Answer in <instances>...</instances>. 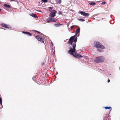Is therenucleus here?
<instances>
[{
  "label": "nucleus",
  "mask_w": 120,
  "mask_h": 120,
  "mask_svg": "<svg viewBox=\"0 0 120 120\" xmlns=\"http://www.w3.org/2000/svg\"><path fill=\"white\" fill-rule=\"evenodd\" d=\"M30 15L32 16V17H34L36 19H37L38 18V17L36 15V14L34 13H32L30 14Z\"/></svg>",
  "instance_id": "obj_9"
},
{
  "label": "nucleus",
  "mask_w": 120,
  "mask_h": 120,
  "mask_svg": "<svg viewBox=\"0 0 120 120\" xmlns=\"http://www.w3.org/2000/svg\"><path fill=\"white\" fill-rule=\"evenodd\" d=\"M110 82V80L108 79V82Z\"/></svg>",
  "instance_id": "obj_28"
},
{
  "label": "nucleus",
  "mask_w": 120,
  "mask_h": 120,
  "mask_svg": "<svg viewBox=\"0 0 120 120\" xmlns=\"http://www.w3.org/2000/svg\"><path fill=\"white\" fill-rule=\"evenodd\" d=\"M42 1L44 3H46L48 2L47 0H42Z\"/></svg>",
  "instance_id": "obj_21"
},
{
  "label": "nucleus",
  "mask_w": 120,
  "mask_h": 120,
  "mask_svg": "<svg viewBox=\"0 0 120 120\" xmlns=\"http://www.w3.org/2000/svg\"><path fill=\"white\" fill-rule=\"evenodd\" d=\"M61 25V24L59 23H55L54 24V26L56 27L59 26Z\"/></svg>",
  "instance_id": "obj_14"
},
{
  "label": "nucleus",
  "mask_w": 120,
  "mask_h": 120,
  "mask_svg": "<svg viewBox=\"0 0 120 120\" xmlns=\"http://www.w3.org/2000/svg\"><path fill=\"white\" fill-rule=\"evenodd\" d=\"M97 50L98 51H99V52H101L102 51V50L100 49H97Z\"/></svg>",
  "instance_id": "obj_20"
},
{
  "label": "nucleus",
  "mask_w": 120,
  "mask_h": 120,
  "mask_svg": "<svg viewBox=\"0 0 120 120\" xmlns=\"http://www.w3.org/2000/svg\"><path fill=\"white\" fill-rule=\"evenodd\" d=\"M2 99L1 98H0V103L1 104V105H2Z\"/></svg>",
  "instance_id": "obj_18"
},
{
  "label": "nucleus",
  "mask_w": 120,
  "mask_h": 120,
  "mask_svg": "<svg viewBox=\"0 0 120 120\" xmlns=\"http://www.w3.org/2000/svg\"><path fill=\"white\" fill-rule=\"evenodd\" d=\"M53 12H51L49 14V16L51 17H53L55 16V10H52Z\"/></svg>",
  "instance_id": "obj_8"
},
{
  "label": "nucleus",
  "mask_w": 120,
  "mask_h": 120,
  "mask_svg": "<svg viewBox=\"0 0 120 120\" xmlns=\"http://www.w3.org/2000/svg\"><path fill=\"white\" fill-rule=\"evenodd\" d=\"M52 8H53L52 7H49V11H50V12H51L52 11Z\"/></svg>",
  "instance_id": "obj_17"
},
{
  "label": "nucleus",
  "mask_w": 120,
  "mask_h": 120,
  "mask_svg": "<svg viewBox=\"0 0 120 120\" xmlns=\"http://www.w3.org/2000/svg\"><path fill=\"white\" fill-rule=\"evenodd\" d=\"M77 34L75 33L74 35L71 36L69 38V40L68 41V43L70 44L71 45H72L73 42L75 43H74L75 44L77 40V38L76 37V36Z\"/></svg>",
  "instance_id": "obj_2"
},
{
  "label": "nucleus",
  "mask_w": 120,
  "mask_h": 120,
  "mask_svg": "<svg viewBox=\"0 0 120 120\" xmlns=\"http://www.w3.org/2000/svg\"><path fill=\"white\" fill-rule=\"evenodd\" d=\"M105 1H104L103 2H102L101 3V4H102L104 5V4H105Z\"/></svg>",
  "instance_id": "obj_23"
},
{
  "label": "nucleus",
  "mask_w": 120,
  "mask_h": 120,
  "mask_svg": "<svg viewBox=\"0 0 120 120\" xmlns=\"http://www.w3.org/2000/svg\"><path fill=\"white\" fill-rule=\"evenodd\" d=\"M96 4V3L95 2H92L89 3V4L90 5L94 6Z\"/></svg>",
  "instance_id": "obj_12"
},
{
  "label": "nucleus",
  "mask_w": 120,
  "mask_h": 120,
  "mask_svg": "<svg viewBox=\"0 0 120 120\" xmlns=\"http://www.w3.org/2000/svg\"><path fill=\"white\" fill-rule=\"evenodd\" d=\"M1 25L3 27L6 28H9V27L8 26V25H7L5 24L4 23H1Z\"/></svg>",
  "instance_id": "obj_10"
},
{
  "label": "nucleus",
  "mask_w": 120,
  "mask_h": 120,
  "mask_svg": "<svg viewBox=\"0 0 120 120\" xmlns=\"http://www.w3.org/2000/svg\"><path fill=\"white\" fill-rule=\"evenodd\" d=\"M3 6L5 7H6L8 8H11V6L10 5L6 4H4L3 5Z\"/></svg>",
  "instance_id": "obj_11"
},
{
  "label": "nucleus",
  "mask_w": 120,
  "mask_h": 120,
  "mask_svg": "<svg viewBox=\"0 0 120 120\" xmlns=\"http://www.w3.org/2000/svg\"><path fill=\"white\" fill-rule=\"evenodd\" d=\"M46 21L48 23H49L51 22H56V20L54 18H51L49 17L47 19Z\"/></svg>",
  "instance_id": "obj_6"
},
{
  "label": "nucleus",
  "mask_w": 120,
  "mask_h": 120,
  "mask_svg": "<svg viewBox=\"0 0 120 120\" xmlns=\"http://www.w3.org/2000/svg\"><path fill=\"white\" fill-rule=\"evenodd\" d=\"M74 26V25H73V26H71V28H71V30H72V28H73V27Z\"/></svg>",
  "instance_id": "obj_26"
},
{
  "label": "nucleus",
  "mask_w": 120,
  "mask_h": 120,
  "mask_svg": "<svg viewBox=\"0 0 120 120\" xmlns=\"http://www.w3.org/2000/svg\"><path fill=\"white\" fill-rule=\"evenodd\" d=\"M1 8H0V11H1Z\"/></svg>",
  "instance_id": "obj_31"
},
{
  "label": "nucleus",
  "mask_w": 120,
  "mask_h": 120,
  "mask_svg": "<svg viewBox=\"0 0 120 120\" xmlns=\"http://www.w3.org/2000/svg\"><path fill=\"white\" fill-rule=\"evenodd\" d=\"M39 11V12H42L41 11V10H37V11Z\"/></svg>",
  "instance_id": "obj_27"
},
{
  "label": "nucleus",
  "mask_w": 120,
  "mask_h": 120,
  "mask_svg": "<svg viewBox=\"0 0 120 120\" xmlns=\"http://www.w3.org/2000/svg\"><path fill=\"white\" fill-rule=\"evenodd\" d=\"M28 32H25V31H22V32L23 33V34H27V33Z\"/></svg>",
  "instance_id": "obj_22"
},
{
  "label": "nucleus",
  "mask_w": 120,
  "mask_h": 120,
  "mask_svg": "<svg viewBox=\"0 0 120 120\" xmlns=\"http://www.w3.org/2000/svg\"><path fill=\"white\" fill-rule=\"evenodd\" d=\"M76 46L75 43H73L72 44L73 48L70 47V49L68 51L69 54L72 55L74 56L76 58H81L82 57L79 54H77L76 52L75 49Z\"/></svg>",
  "instance_id": "obj_1"
},
{
  "label": "nucleus",
  "mask_w": 120,
  "mask_h": 120,
  "mask_svg": "<svg viewBox=\"0 0 120 120\" xmlns=\"http://www.w3.org/2000/svg\"><path fill=\"white\" fill-rule=\"evenodd\" d=\"M80 28L79 27V28L76 29V33L77 34H78V33H79L80 32Z\"/></svg>",
  "instance_id": "obj_13"
},
{
  "label": "nucleus",
  "mask_w": 120,
  "mask_h": 120,
  "mask_svg": "<svg viewBox=\"0 0 120 120\" xmlns=\"http://www.w3.org/2000/svg\"><path fill=\"white\" fill-rule=\"evenodd\" d=\"M35 31L37 32H38V33H39V34L41 33V34H42L41 33H40V32L39 31H37V30H35Z\"/></svg>",
  "instance_id": "obj_25"
},
{
  "label": "nucleus",
  "mask_w": 120,
  "mask_h": 120,
  "mask_svg": "<svg viewBox=\"0 0 120 120\" xmlns=\"http://www.w3.org/2000/svg\"><path fill=\"white\" fill-rule=\"evenodd\" d=\"M35 37L39 41H40L41 43L42 42L44 43L43 39L42 38L41 36L39 35H38L35 36Z\"/></svg>",
  "instance_id": "obj_5"
},
{
  "label": "nucleus",
  "mask_w": 120,
  "mask_h": 120,
  "mask_svg": "<svg viewBox=\"0 0 120 120\" xmlns=\"http://www.w3.org/2000/svg\"><path fill=\"white\" fill-rule=\"evenodd\" d=\"M79 13L81 14L82 15L86 17H88L90 15V14H89L86 13L85 12L83 11H79Z\"/></svg>",
  "instance_id": "obj_7"
},
{
  "label": "nucleus",
  "mask_w": 120,
  "mask_h": 120,
  "mask_svg": "<svg viewBox=\"0 0 120 120\" xmlns=\"http://www.w3.org/2000/svg\"><path fill=\"white\" fill-rule=\"evenodd\" d=\"M61 1L60 0H58V3H61Z\"/></svg>",
  "instance_id": "obj_24"
},
{
  "label": "nucleus",
  "mask_w": 120,
  "mask_h": 120,
  "mask_svg": "<svg viewBox=\"0 0 120 120\" xmlns=\"http://www.w3.org/2000/svg\"><path fill=\"white\" fill-rule=\"evenodd\" d=\"M94 47L96 48H100L101 49H104L105 47L103 45H102L101 43L98 42H96L95 43V45H94Z\"/></svg>",
  "instance_id": "obj_4"
},
{
  "label": "nucleus",
  "mask_w": 120,
  "mask_h": 120,
  "mask_svg": "<svg viewBox=\"0 0 120 120\" xmlns=\"http://www.w3.org/2000/svg\"><path fill=\"white\" fill-rule=\"evenodd\" d=\"M104 60V58L102 56H99L96 57L94 60L95 62L96 63H99L102 62Z\"/></svg>",
  "instance_id": "obj_3"
},
{
  "label": "nucleus",
  "mask_w": 120,
  "mask_h": 120,
  "mask_svg": "<svg viewBox=\"0 0 120 120\" xmlns=\"http://www.w3.org/2000/svg\"><path fill=\"white\" fill-rule=\"evenodd\" d=\"M111 108V107L110 106L109 107H105V109H109Z\"/></svg>",
  "instance_id": "obj_15"
},
{
  "label": "nucleus",
  "mask_w": 120,
  "mask_h": 120,
  "mask_svg": "<svg viewBox=\"0 0 120 120\" xmlns=\"http://www.w3.org/2000/svg\"><path fill=\"white\" fill-rule=\"evenodd\" d=\"M59 14H61V12H59Z\"/></svg>",
  "instance_id": "obj_30"
},
{
  "label": "nucleus",
  "mask_w": 120,
  "mask_h": 120,
  "mask_svg": "<svg viewBox=\"0 0 120 120\" xmlns=\"http://www.w3.org/2000/svg\"><path fill=\"white\" fill-rule=\"evenodd\" d=\"M51 41V44L52 45V46L53 45V43Z\"/></svg>",
  "instance_id": "obj_29"
},
{
  "label": "nucleus",
  "mask_w": 120,
  "mask_h": 120,
  "mask_svg": "<svg viewBox=\"0 0 120 120\" xmlns=\"http://www.w3.org/2000/svg\"><path fill=\"white\" fill-rule=\"evenodd\" d=\"M78 20L82 22H83L85 21V20L84 19H79Z\"/></svg>",
  "instance_id": "obj_16"
},
{
  "label": "nucleus",
  "mask_w": 120,
  "mask_h": 120,
  "mask_svg": "<svg viewBox=\"0 0 120 120\" xmlns=\"http://www.w3.org/2000/svg\"><path fill=\"white\" fill-rule=\"evenodd\" d=\"M27 34L29 35L30 36H31L32 35V34L29 32H27Z\"/></svg>",
  "instance_id": "obj_19"
}]
</instances>
